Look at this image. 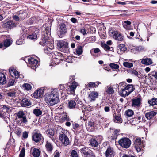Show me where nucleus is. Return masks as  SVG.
Here are the masks:
<instances>
[{"label": "nucleus", "instance_id": "f257e3e1", "mask_svg": "<svg viewBox=\"0 0 157 157\" xmlns=\"http://www.w3.org/2000/svg\"><path fill=\"white\" fill-rule=\"evenodd\" d=\"M59 97L58 90L54 88L50 93L45 94V101L48 105L53 106L60 101Z\"/></svg>", "mask_w": 157, "mask_h": 157}, {"label": "nucleus", "instance_id": "f03ea898", "mask_svg": "<svg viewBox=\"0 0 157 157\" xmlns=\"http://www.w3.org/2000/svg\"><path fill=\"white\" fill-rule=\"evenodd\" d=\"M57 46L58 48L61 51L66 53L69 52L68 43L66 40L58 41Z\"/></svg>", "mask_w": 157, "mask_h": 157}, {"label": "nucleus", "instance_id": "7ed1b4c3", "mask_svg": "<svg viewBox=\"0 0 157 157\" xmlns=\"http://www.w3.org/2000/svg\"><path fill=\"white\" fill-rule=\"evenodd\" d=\"M42 33H41V40L39 44L42 46H50L52 48V41L51 39V36H48L47 34L45 33V36H43Z\"/></svg>", "mask_w": 157, "mask_h": 157}, {"label": "nucleus", "instance_id": "20e7f679", "mask_svg": "<svg viewBox=\"0 0 157 157\" xmlns=\"http://www.w3.org/2000/svg\"><path fill=\"white\" fill-rule=\"evenodd\" d=\"M83 106H84V104L82 101H79L76 104L74 99L68 100L67 107L70 109H74L76 108L80 109V108L82 109Z\"/></svg>", "mask_w": 157, "mask_h": 157}, {"label": "nucleus", "instance_id": "39448f33", "mask_svg": "<svg viewBox=\"0 0 157 157\" xmlns=\"http://www.w3.org/2000/svg\"><path fill=\"white\" fill-rule=\"evenodd\" d=\"M119 144L123 148L127 149L129 147L131 141L130 139L126 137H123L120 139L118 141Z\"/></svg>", "mask_w": 157, "mask_h": 157}, {"label": "nucleus", "instance_id": "423d86ee", "mask_svg": "<svg viewBox=\"0 0 157 157\" xmlns=\"http://www.w3.org/2000/svg\"><path fill=\"white\" fill-rule=\"evenodd\" d=\"M67 32V28L64 23H60L58 25L57 34L60 38H62Z\"/></svg>", "mask_w": 157, "mask_h": 157}, {"label": "nucleus", "instance_id": "0eeeda50", "mask_svg": "<svg viewBox=\"0 0 157 157\" xmlns=\"http://www.w3.org/2000/svg\"><path fill=\"white\" fill-rule=\"evenodd\" d=\"M142 99L140 97H135L131 100L132 102L131 106L138 109H140L142 107Z\"/></svg>", "mask_w": 157, "mask_h": 157}, {"label": "nucleus", "instance_id": "6e6552de", "mask_svg": "<svg viewBox=\"0 0 157 157\" xmlns=\"http://www.w3.org/2000/svg\"><path fill=\"white\" fill-rule=\"evenodd\" d=\"M80 151L85 157H96L92 151L87 147L82 148Z\"/></svg>", "mask_w": 157, "mask_h": 157}, {"label": "nucleus", "instance_id": "1a4fd4ad", "mask_svg": "<svg viewBox=\"0 0 157 157\" xmlns=\"http://www.w3.org/2000/svg\"><path fill=\"white\" fill-rule=\"evenodd\" d=\"M32 139L35 142H39L40 144H42L44 141V138L42 135L40 133L37 132H35L33 134Z\"/></svg>", "mask_w": 157, "mask_h": 157}, {"label": "nucleus", "instance_id": "9d476101", "mask_svg": "<svg viewBox=\"0 0 157 157\" xmlns=\"http://www.w3.org/2000/svg\"><path fill=\"white\" fill-rule=\"evenodd\" d=\"M110 36H112L116 40L122 41L124 39V36L120 33H118L117 31L112 30L109 32Z\"/></svg>", "mask_w": 157, "mask_h": 157}, {"label": "nucleus", "instance_id": "9b49d317", "mask_svg": "<svg viewBox=\"0 0 157 157\" xmlns=\"http://www.w3.org/2000/svg\"><path fill=\"white\" fill-rule=\"evenodd\" d=\"M59 140L62 143L63 145L66 146L70 144V141L69 138L67 135L62 132L60 134L59 136Z\"/></svg>", "mask_w": 157, "mask_h": 157}, {"label": "nucleus", "instance_id": "f8f14e48", "mask_svg": "<svg viewBox=\"0 0 157 157\" xmlns=\"http://www.w3.org/2000/svg\"><path fill=\"white\" fill-rule=\"evenodd\" d=\"M78 86V83L75 81L71 83V84L67 87V93L70 95H75V91L76 88Z\"/></svg>", "mask_w": 157, "mask_h": 157}, {"label": "nucleus", "instance_id": "ddd939ff", "mask_svg": "<svg viewBox=\"0 0 157 157\" xmlns=\"http://www.w3.org/2000/svg\"><path fill=\"white\" fill-rule=\"evenodd\" d=\"M28 62V66L34 70L40 65L37 60L32 57L29 58Z\"/></svg>", "mask_w": 157, "mask_h": 157}, {"label": "nucleus", "instance_id": "4468645a", "mask_svg": "<svg viewBox=\"0 0 157 157\" xmlns=\"http://www.w3.org/2000/svg\"><path fill=\"white\" fill-rule=\"evenodd\" d=\"M133 145L138 152H140L141 151L143 146V144L141 141V139L137 138L136 139H134L133 141Z\"/></svg>", "mask_w": 157, "mask_h": 157}, {"label": "nucleus", "instance_id": "2eb2a0df", "mask_svg": "<svg viewBox=\"0 0 157 157\" xmlns=\"http://www.w3.org/2000/svg\"><path fill=\"white\" fill-rule=\"evenodd\" d=\"M17 23L14 22L12 20H9L7 22H4L2 26L7 30L11 29L17 26Z\"/></svg>", "mask_w": 157, "mask_h": 157}, {"label": "nucleus", "instance_id": "dca6fc26", "mask_svg": "<svg viewBox=\"0 0 157 157\" xmlns=\"http://www.w3.org/2000/svg\"><path fill=\"white\" fill-rule=\"evenodd\" d=\"M12 40L11 39L6 38L0 43V48L5 49L10 46L12 43Z\"/></svg>", "mask_w": 157, "mask_h": 157}, {"label": "nucleus", "instance_id": "f3484780", "mask_svg": "<svg viewBox=\"0 0 157 157\" xmlns=\"http://www.w3.org/2000/svg\"><path fill=\"white\" fill-rule=\"evenodd\" d=\"M51 27H49L48 24L47 25H43L41 28V33H42L43 36H45V33L47 34L48 36H51Z\"/></svg>", "mask_w": 157, "mask_h": 157}, {"label": "nucleus", "instance_id": "a211bd4d", "mask_svg": "<svg viewBox=\"0 0 157 157\" xmlns=\"http://www.w3.org/2000/svg\"><path fill=\"white\" fill-rule=\"evenodd\" d=\"M44 89L43 88L37 89L33 93L34 97L36 99L42 98L44 94Z\"/></svg>", "mask_w": 157, "mask_h": 157}, {"label": "nucleus", "instance_id": "6ab92c4d", "mask_svg": "<svg viewBox=\"0 0 157 157\" xmlns=\"http://www.w3.org/2000/svg\"><path fill=\"white\" fill-rule=\"evenodd\" d=\"M20 104L22 107H25L30 106L32 104L31 102L29 99L25 97H23L21 98Z\"/></svg>", "mask_w": 157, "mask_h": 157}, {"label": "nucleus", "instance_id": "aec40b11", "mask_svg": "<svg viewBox=\"0 0 157 157\" xmlns=\"http://www.w3.org/2000/svg\"><path fill=\"white\" fill-rule=\"evenodd\" d=\"M9 72L11 76L15 78H17L19 77L18 72L13 67H10L9 69Z\"/></svg>", "mask_w": 157, "mask_h": 157}, {"label": "nucleus", "instance_id": "412c9836", "mask_svg": "<svg viewBox=\"0 0 157 157\" xmlns=\"http://www.w3.org/2000/svg\"><path fill=\"white\" fill-rule=\"evenodd\" d=\"M125 87L124 88H119L118 89V92L119 95L121 97H125L130 94V92H128L126 91L127 90Z\"/></svg>", "mask_w": 157, "mask_h": 157}, {"label": "nucleus", "instance_id": "4be33fe9", "mask_svg": "<svg viewBox=\"0 0 157 157\" xmlns=\"http://www.w3.org/2000/svg\"><path fill=\"white\" fill-rule=\"evenodd\" d=\"M98 96V93L97 92L92 91L89 94L88 98L90 102L95 101Z\"/></svg>", "mask_w": 157, "mask_h": 157}, {"label": "nucleus", "instance_id": "5701e85b", "mask_svg": "<svg viewBox=\"0 0 157 157\" xmlns=\"http://www.w3.org/2000/svg\"><path fill=\"white\" fill-rule=\"evenodd\" d=\"M113 117L114 118V121L115 122L119 123H121L123 122V119L121 117V115L120 114H118L117 115H116V113L113 114Z\"/></svg>", "mask_w": 157, "mask_h": 157}, {"label": "nucleus", "instance_id": "b1692460", "mask_svg": "<svg viewBox=\"0 0 157 157\" xmlns=\"http://www.w3.org/2000/svg\"><path fill=\"white\" fill-rule=\"evenodd\" d=\"M17 14H18L19 18L21 20H24L27 16V13L24 10H21L18 11Z\"/></svg>", "mask_w": 157, "mask_h": 157}, {"label": "nucleus", "instance_id": "393cba45", "mask_svg": "<svg viewBox=\"0 0 157 157\" xmlns=\"http://www.w3.org/2000/svg\"><path fill=\"white\" fill-rule=\"evenodd\" d=\"M47 151L50 153H51L53 150V146L50 142L47 141L45 145Z\"/></svg>", "mask_w": 157, "mask_h": 157}, {"label": "nucleus", "instance_id": "a878e982", "mask_svg": "<svg viewBox=\"0 0 157 157\" xmlns=\"http://www.w3.org/2000/svg\"><path fill=\"white\" fill-rule=\"evenodd\" d=\"M157 113L154 111H151L146 113L145 116L148 120H150L152 117H154L157 114Z\"/></svg>", "mask_w": 157, "mask_h": 157}, {"label": "nucleus", "instance_id": "bb28decb", "mask_svg": "<svg viewBox=\"0 0 157 157\" xmlns=\"http://www.w3.org/2000/svg\"><path fill=\"white\" fill-rule=\"evenodd\" d=\"M41 152L39 149L34 148L31 152V155L34 157H39Z\"/></svg>", "mask_w": 157, "mask_h": 157}, {"label": "nucleus", "instance_id": "cd10ccee", "mask_svg": "<svg viewBox=\"0 0 157 157\" xmlns=\"http://www.w3.org/2000/svg\"><path fill=\"white\" fill-rule=\"evenodd\" d=\"M52 46V47L51 46H47V47L44 48V52L49 55H50V54L52 55V53L53 52H52V49H53L54 48L53 43Z\"/></svg>", "mask_w": 157, "mask_h": 157}, {"label": "nucleus", "instance_id": "c85d7f7f", "mask_svg": "<svg viewBox=\"0 0 157 157\" xmlns=\"http://www.w3.org/2000/svg\"><path fill=\"white\" fill-rule=\"evenodd\" d=\"M141 63L144 64L149 65L152 63V61L150 58H146L142 59Z\"/></svg>", "mask_w": 157, "mask_h": 157}, {"label": "nucleus", "instance_id": "c756f323", "mask_svg": "<svg viewBox=\"0 0 157 157\" xmlns=\"http://www.w3.org/2000/svg\"><path fill=\"white\" fill-rule=\"evenodd\" d=\"M61 60L62 59H61L53 58L51 60V65L54 66L59 64Z\"/></svg>", "mask_w": 157, "mask_h": 157}, {"label": "nucleus", "instance_id": "7c9ffc66", "mask_svg": "<svg viewBox=\"0 0 157 157\" xmlns=\"http://www.w3.org/2000/svg\"><path fill=\"white\" fill-rule=\"evenodd\" d=\"M118 48L120 50V54H121L124 52L126 51L127 48L125 45L123 44H120L118 45Z\"/></svg>", "mask_w": 157, "mask_h": 157}, {"label": "nucleus", "instance_id": "2f4dec72", "mask_svg": "<svg viewBox=\"0 0 157 157\" xmlns=\"http://www.w3.org/2000/svg\"><path fill=\"white\" fill-rule=\"evenodd\" d=\"M6 82V79L4 73L0 72V84L4 85Z\"/></svg>", "mask_w": 157, "mask_h": 157}, {"label": "nucleus", "instance_id": "473e14b6", "mask_svg": "<svg viewBox=\"0 0 157 157\" xmlns=\"http://www.w3.org/2000/svg\"><path fill=\"white\" fill-rule=\"evenodd\" d=\"M113 151L112 148L108 147L105 152L106 157H111L113 154Z\"/></svg>", "mask_w": 157, "mask_h": 157}, {"label": "nucleus", "instance_id": "72a5a7b5", "mask_svg": "<svg viewBox=\"0 0 157 157\" xmlns=\"http://www.w3.org/2000/svg\"><path fill=\"white\" fill-rule=\"evenodd\" d=\"M46 134L50 138H52L54 135L55 132L54 130L50 128H48L46 131Z\"/></svg>", "mask_w": 157, "mask_h": 157}, {"label": "nucleus", "instance_id": "f704fd0d", "mask_svg": "<svg viewBox=\"0 0 157 157\" xmlns=\"http://www.w3.org/2000/svg\"><path fill=\"white\" fill-rule=\"evenodd\" d=\"M51 55L53 58L61 59L63 57L62 54L61 53L57 51L53 52L52 53Z\"/></svg>", "mask_w": 157, "mask_h": 157}, {"label": "nucleus", "instance_id": "c9c22d12", "mask_svg": "<svg viewBox=\"0 0 157 157\" xmlns=\"http://www.w3.org/2000/svg\"><path fill=\"white\" fill-rule=\"evenodd\" d=\"M126 89L128 92H130V94L133 92L135 89L134 85L133 84H128L125 87Z\"/></svg>", "mask_w": 157, "mask_h": 157}, {"label": "nucleus", "instance_id": "e433bc0d", "mask_svg": "<svg viewBox=\"0 0 157 157\" xmlns=\"http://www.w3.org/2000/svg\"><path fill=\"white\" fill-rule=\"evenodd\" d=\"M90 145L94 147H97L98 146L99 144L98 142L94 138H92L90 140Z\"/></svg>", "mask_w": 157, "mask_h": 157}, {"label": "nucleus", "instance_id": "4c0bfd02", "mask_svg": "<svg viewBox=\"0 0 157 157\" xmlns=\"http://www.w3.org/2000/svg\"><path fill=\"white\" fill-rule=\"evenodd\" d=\"M120 132V129H115L113 132L114 135L111 136V140H115L117 138L118 136L120 135L119 133Z\"/></svg>", "mask_w": 157, "mask_h": 157}, {"label": "nucleus", "instance_id": "58836bf2", "mask_svg": "<svg viewBox=\"0 0 157 157\" xmlns=\"http://www.w3.org/2000/svg\"><path fill=\"white\" fill-rule=\"evenodd\" d=\"M130 72L131 74L135 75L136 76H137L139 78H140L141 75L140 74L141 73L140 72L138 71H136L133 69H131L130 71Z\"/></svg>", "mask_w": 157, "mask_h": 157}, {"label": "nucleus", "instance_id": "ea45409f", "mask_svg": "<svg viewBox=\"0 0 157 157\" xmlns=\"http://www.w3.org/2000/svg\"><path fill=\"white\" fill-rule=\"evenodd\" d=\"M33 113L36 116L39 117L42 115V112L39 109L36 108L34 109Z\"/></svg>", "mask_w": 157, "mask_h": 157}, {"label": "nucleus", "instance_id": "a19ab883", "mask_svg": "<svg viewBox=\"0 0 157 157\" xmlns=\"http://www.w3.org/2000/svg\"><path fill=\"white\" fill-rule=\"evenodd\" d=\"M114 90L112 87L111 86H108L107 88L106 89V92L108 94H113L114 93Z\"/></svg>", "mask_w": 157, "mask_h": 157}, {"label": "nucleus", "instance_id": "79ce46f5", "mask_svg": "<svg viewBox=\"0 0 157 157\" xmlns=\"http://www.w3.org/2000/svg\"><path fill=\"white\" fill-rule=\"evenodd\" d=\"M76 52L77 55H81L83 52V49L82 46H78L76 50Z\"/></svg>", "mask_w": 157, "mask_h": 157}, {"label": "nucleus", "instance_id": "37998d69", "mask_svg": "<svg viewBox=\"0 0 157 157\" xmlns=\"http://www.w3.org/2000/svg\"><path fill=\"white\" fill-rule=\"evenodd\" d=\"M131 22L128 21L126 20L123 21L122 22V25L123 27L126 29H128V25H129L131 24Z\"/></svg>", "mask_w": 157, "mask_h": 157}, {"label": "nucleus", "instance_id": "c03bdc74", "mask_svg": "<svg viewBox=\"0 0 157 157\" xmlns=\"http://www.w3.org/2000/svg\"><path fill=\"white\" fill-rule=\"evenodd\" d=\"M148 102L149 104L152 105H157V98H152L151 100H149Z\"/></svg>", "mask_w": 157, "mask_h": 157}, {"label": "nucleus", "instance_id": "a18cd8bd", "mask_svg": "<svg viewBox=\"0 0 157 157\" xmlns=\"http://www.w3.org/2000/svg\"><path fill=\"white\" fill-rule=\"evenodd\" d=\"M101 45L105 51H109L111 49L110 47L105 43H101Z\"/></svg>", "mask_w": 157, "mask_h": 157}, {"label": "nucleus", "instance_id": "49530a36", "mask_svg": "<svg viewBox=\"0 0 157 157\" xmlns=\"http://www.w3.org/2000/svg\"><path fill=\"white\" fill-rule=\"evenodd\" d=\"M27 38L31 40L36 39L37 38V35L36 33L34 32L31 35L28 36Z\"/></svg>", "mask_w": 157, "mask_h": 157}, {"label": "nucleus", "instance_id": "de8ad7c7", "mask_svg": "<svg viewBox=\"0 0 157 157\" xmlns=\"http://www.w3.org/2000/svg\"><path fill=\"white\" fill-rule=\"evenodd\" d=\"M25 116L24 112L23 110H20L17 113V116L19 119H21V117Z\"/></svg>", "mask_w": 157, "mask_h": 157}, {"label": "nucleus", "instance_id": "09e8293b", "mask_svg": "<svg viewBox=\"0 0 157 157\" xmlns=\"http://www.w3.org/2000/svg\"><path fill=\"white\" fill-rule=\"evenodd\" d=\"M36 17L33 16L29 18L27 21V23L28 25H32L33 24L34 20L36 19Z\"/></svg>", "mask_w": 157, "mask_h": 157}, {"label": "nucleus", "instance_id": "8fccbe9b", "mask_svg": "<svg viewBox=\"0 0 157 157\" xmlns=\"http://www.w3.org/2000/svg\"><path fill=\"white\" fill-rule=\"evenodd\" d=\"M134 112L131 109H128L125 111V114L128 117H130L134 114Z\"/></svg>", "mask_w": 157, "mask_h": 157}, {"label": "nucleus", "instance_id": "3c124183", "mask_svg": "<svg viewBox=\"0 0 157 157\" xmlns=\"http://www.w3.org/2000/svg\"><path fill=\"white\" fill-rule=\"evenodd\" d=\"M123 65L125 67L131 68L133 67V64L132 63L124 62L123 63Z\"/></svg>", "mask_w": 157, "mask_h": 157}, {"label": "nucleus", "instance_id": "603ef678", "mask_svg": "<svg viewBox=\"0 0 157 157\" xmlns=\"http://www.w3.org/2000/svg\"><path fill=\"white\" fill-rule=\"evenodd\" d=\"M18 157H25V149L24 147H23Z\"/></svg>", "mask_w": 157, "mask_h": 157}, {"label": "nucleus", "instance_id": "864d4df0", "mask_svg": "<svg viewBox=\"0 0 157 157\" xmlns=\"http://www.w3.org/2000/svg\"><path fill=\"white\" fill-rule=\"evenodd\" d=\"M110 67L113 69H118L119 66L118 65L115 64L113 63H110L109 64Z\"/></svg>", "mask_w": 157, "mask_h": 157}, {"label": "nucleus", "instance_id": "5fc2aeb1", "mask_svg": "<svg viewBox=\"0 0 157 157\" xmlns=\"http://www.w3.org/2000/svg\"><path fill=\"white\" fill-rule=\"evenodd\" d=\"M15 80L13 79H10L7 84V87H9L14 85Z\"/></svg>", "mask_w": 157, "mask_h": 157}, {"label": "nucleus", "instance_id": "6e6d98bb", "mask_svg": "<svg viewBox=\"0 0 157 157\" xmlns=\"http://www.w3.org/2000/svg\"><path fill=\"white\" fill-rule=\"evenodd\" d=\"M70 156L71 157H79L76 151L75 150H72Z\"/></svg>", "mask_w": 157, "mask_h": 157}, {"label": "nucleus", "instance_id": "4d7b16f0", "mask_svg": "<svg viewBox=\"0 0 157 157\" xmlns=\"http://www.w3.org/2000/svg\"><path fill=\"white\" fill-rule=\"evenodd\" d=\"M150 77H151V76L154 77V78L157 79V71H153L151 72L150 73L149 75Z\"/></svg>", "mask_w": 157, "mask_h": 157}, {"label": "nucleus", "instance_id": "13d9d810", "mask_svg": "<svg viewBox=\"0 0 157 157\" xmlns=\"http://www.w3.org/2000/svg\"><path fill=\"white\" fill-rule=\"evenodd\" d=\"M23 86L25 89L27 90H29L31 89L32 87L31 85L29 84L25 83L23 85Z\"/></svg>", "mask_w": 157, "mask_h": 157}, {"label": "nucleus", "instance_id": "bf43d9fd", "mask_svg": "<svg viewBox=\"0 0 157 157\" xmlns=\"http://www.w3.org/2000/svg\"><path fill=\"white\" fill-rule=\"evenodd\" d=\"M16 92L15 91H11L7 93L8 96L13 97L15 96Z\"/></svg>", "mask_w": 157, "mask_h": 157}, {"label": "nucleus", "instance_id": "052dcab7", "mask_svg": "<svg viewBox=\"0 0 157 157\" xmlns=\"http://www.w3.org/2000/svg\"><path fill=\"white\" fill-rule=\"evenodd\" d=\"M88 124V126L92 128L94 127L95 124L93 120L89 121Z\"/></svg>", "mask_w": 157, "mask_h": 157}, {"label": "nucleus", "instance_id": "680f3d73", "mask_svg": "<svg viewBox=\"0 0 157 157\" xmlns=\"http://www.w3.org/2000/svg\"><path fill=\"white\" fill-rule=\"evenodd\" d=\"M126 83L124 82H122L120 83L118 85V88L120 89L121 88H124L126 86Z\"/></svg>", "mask_w": 157, "mask_h": 157}, {"label": "nucleus", "instance_id": "e2e57ef3", "mask_svg": "<svg viewBox=\"0 0 157 157\" xmlns=\"http://www.w3.org/2000/svg\"><path fill=\"white\" fill-rule=\"evenodd\" d=\"M73 128L75 130H78V128H80V127L79 125L76 123H74L72 124Z\"/></svg>", "mask_w": 157, "mask_h": 157}, {"label": "nucleus", "instance_id": "0e129e2a", "mask_svg": "<svg viewBox=\"0 0 157 157\" xmlns=\"http://www.w3.org/2000/svg\"><path fill=\"white\" fill-rule=\"evenodd\" d=\"M93 50L94 53H97L99 52L100 50L98 48H95L93 49L92 50H91L90 52L91 54L92 55H94V54L92 52V50Z\"/></svg>", "mask_w": 157, "mask_h": 157}, {"label": "nucleus", "instance_id": "69168bd1", "mask_svg": "<svg viewBox=\"0 0 157 157\" xmlns=\"http://www.w3.org/2000/svg\"><path fill=\"white\" fill-rule=\"evenodd\" d=\"M73 58L71 56H68L66 59V61L68 63H73Z\"/></svg>", "mask_w": 157, "mask_h": 157}, {"label": "nucleus", "instance_id": "338daca9", "mask_svg": "<svg viewBox=\"0 0 157 157\" xmlns=\"http://www.w3.org/2000/svg\"><path fill=\"white\" fill-rule=\"evenodd\" d=\"M21 118L22 119L20 120L21 121V122L25 124H26L28 122V120L26 115L21 117Z\"/></svg>", "mask_w": 157, "mask_h": 157}, {"label": "nucleus", "instance_id": "774afa93", "mask_svg": "<svg viewBox=\"0 0 157 157\" xmlns=\"http://www.w3.org/2000/svg\"><path fill=\"white\" fill-rule=\"evenodd\" d=\"M15 132L17 136H19L21 134V131L19 128H17L15 129Z\"/></svg>", "mask_w": 157, "mask_h": 157}]
</instances>
